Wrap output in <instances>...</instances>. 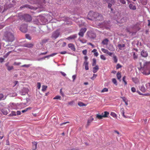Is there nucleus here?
I'll use <instances>...</instances> for the list:
<instances>
[{"label":"nucleus","mask_w":150,"mask_h":150,"mask_svg":"<svg viewBox=\"0 0 150 150\" xmlns=\"http://www.w3.org/2000/svg\"><path fill=\"white\" fill-rule=\"evenodd\" d=\"M21 31L23 33H26L27 30V25L26 24H24L21 26L20 28Z\"/></svg>","instance_id":"1a4fd4ad"},{"label":"nucleus","mask_w":150,"mask_h":150,"mask_svg":"<svg viewBox=\"0 0 150 150\" xmlns=\"http://www.w3.org/2000/svg\"><path fill=\"white\" fill-rule=\"evenodd\" d=\"M137 92L140 95H143L144 96H146L147 94H142L141 93L140 91H137Z\"/></svg>","instance_id":"0e129e2a"},{"label":"nucleus","mask_w":150,"mask_h":150,"mask_svg":"<svg viewBox=\"0 0 150 150\" xmlns=\"http://www.w3.org/2000/svg\"><path fill=\"white\" fill-rule=\"evenodd\" d=\"M129 7L130 9L133 10H136L137 8L136 6L132 4H129Z\"/></svg>","instance_id":"4468645a"},{"label":"nucleus","mask_w":150,"mask_h":150,"mask_svg":"<svg viewBox=\"0 0 150 150\" xmlns=\"http://www.w3.org/2000/svg\"><path fill=\"white\" fill-rule=\"evenodd\" d=\"M109 41V40L108 39L105 38L103 40L102 43L103 45H107Z\"/></svg>","instance_id":"4be33fe9"},{"label":"nucleus","mask_w":150,"mask_h":150,"mask_svg":"<svg viewBox=\"0 0 150 150\" xmlns=\"http://www.w3.org/2000/svg\"><path fill=\"white\" fill-rule=\"evenodd\" d=\"M84 59L85 60L84 62H87V59H88V57L87 56H85L84 57Z\"/></svg>","instance_id":"338daca9"},{"label":"nucleus","mask_w":150,"mask_h":150,"mask_svg":"<svg viewBox=\"0 0 150 150\" xmlns=\"http://www.w3.org/2000/svg\"><path fill=\"white\" fill-rule=\"evenodd\" d=\"M33 46V44L31 43H27L24 44V46L28 48L32 47Z\"/></svg>","instance_id":"a211bd4d"},{"label":"nucleus","mask_w":150,"mask_h":150,"mask_svg":"<svg viewBox=\"0 0 150 150\" xmlns=\"http://www.w3.org/2000/svg\"><path fill=\"white\" fill-rule=\"evenodd\" d=\"M78 105L80 106H85L86 105L81 102H79L78 103Z\"/></svg>","instance_id":"e433bc0d"},{"label":"nucleus","mask_w":150,"mask_h":150,"mask_svg":"<svg viewBox=\"0 0 150 150\" xmlns=\"http://www.w3.org/2000/svg\"><path fill=\"white\" fill-rule=\"evenodd\" d=\"M125 45V44H118L117 47L120 50H123L124 49Z\"/></svg>","instance_id":"2eb2a0df"},{"label":"nucleus","mask_w":150,"mask_h":150,"mask_svg":"<svg viewBox=\"0 0 150 150\" xmlns=\"http://www.w3.org/2000/svg\"><path fill=\"white\" fill-rule=\"evenodd\" d=\"M69 123V122H64L63 123L60 124V126H62L63 125H65L67 123Z\"/></svg>","instance_id":"6e6d98bb"},{"label":"nucleus","mask_w":150,"mask_h":150,"mask_svg":"<svg viewBox=\"0 0 150 150\" xmlns=\"http://www.w3.org/2000/svg\"><path fill=\"white\" fill-rule=\"evenodd\" d=\"M88 62H84L83 65L85 66V68L86 70H88Z\"/></svg>","instance_id":"412c9836"},{"label":"nucleus","mask_w":150,"mask_h":150,"mask_svg":"<svg viewBox=\"0 0 150 150\" xmlns=\"http://www.w3.org/2000/svg\"><path fill=\"white\" fill-rule=\"evenodd\" d=\"M21 64V62H14L13 65H19Z\"/></svg>","instance_id":"8fccbe9b"},{"label":"nucleus","mask_w":150,"mask_h":150,"mask_svg":"<svg viewBox=\"0 0 150 150\" xmlns=\"http://www.w3.org/2000/svg\"><path fill=\"white\" fill-rule=\"evenodd\" d=\"M2 112L4 115H6L8 114L7 109L6 108H4L1 110Z\"/></svg>","instance_id":"393cba45"},{"label":"nucleus","mask_w":150,"mask_h":150,"mask_svg":"<svg viewBox=\"0 0 150 150\" xmlns=\"http://www.w3.org/2000/svg\"><path fill=\"white\" fill-rule=\"evenodd\" d=\"M87 18L91 20H100L103 18V16L100 13L90 11L88 14Z\"/></svg>","instance_id":"f03ea898"},{"label":"nucleus","mask_w":150,"mask_h":150,"mask_svg":"<svg viewBox=\"0 0 150 150\" xmlns=\"http://www.w3.org/2000/svg\"><path fill=\"white\" fill-rule=\"evenodd\" d=\"M106 1L107 3H108V7L110 8L111 11H112L113 9L111 8L112 5H114L115 3V0H103Z\"/></svg>","instance_id":"20e7f679"},{"label":"nucleus","mask_w":150,"mask_h":150,"mask_svg":"<svg viewBox=\"0 0 150 150\" xmlns=\"http://www.w3.org/2000/svg\"><path fill=\"white\" fill-rule=\"evenodd\" d=\"M72 78L73 79V81L74 82V81L76 79V75H73L72 76Z\"/></svg>","instance_id":"bf43d9fd"},{"label":"nucleus","mask_w":150,"mask_h":150,"mask_svg":"<svg viewBox=\"0 0 150 150\" xmlns=\"http://www.w3.org/2000/svg\"><path fill=\"white\" fill-rule=\"evenodd\" d=\"M133 57L134 59H136L137 58V56L136 54L134 52L133 53Z\"/></svg>","instance_id":"09e8293b"},{"label":"nucleus","mask_w":150,"mask_h":150,"mask_svg":"<svg viewBox=\"0 0 150 150\" xmlns=\"http://www.w3.org/2000/svg\"><path fill=\"white\" fill-rule=\"evenodd\" d=\"M132 81L135 84L139 82V79L137 77L132 78Z\"/></svg>","instance_id":"6ab92c4d"},{"label":"nucleus","mask_w":150,"mask_h":150,"mask_svg":"<svg viewBox=\"0 0 150 150\" xmlns=\"http://www.w3.org/2000/svg\"><path fill=\"white\" fill-rule=\"evenodd\" d=\"M112 82L116 86L117 85V81L115 79L113 78L112 79Z\"/></svg>","instance_id":"c9c22d12"},{"label":"nucleus","mask_w":150,"mask_h":150,"mask_svg":"<svg viewBox=\"0 0 150 150\" xmlns=\"http://www.w3.org/2000/svg\"><path fill=\"white\" fill-rule=\"evenodd\" d=\"M28 2L33 4H40L42 2L45 3V0H28Z\"/></svg>","instance_id":"39448f33"},{"label":"nucleus","mask_w":150,"mask_h":150,"mask_svg":"<svg viewBox=\"0 0 150 150\" xmlns=\"http://www.w3.org/2000/svg\"><path fill=\"white\" fill-rule=\"evenodd\" d=\"M77 37V35L76 34L71 35L66 38L67 40H74Z\"/></svg>","instance_id":"9d476101"},{"label":"nucleus","mask_w":150,"mask_h":150,"mask_svg":"<svg viewBox=\"0 0 150 150\" xmlns=\"http://www.w3.org/2000/svg\"><path fill=\"white\" fill-rule=\"evenodd\" d=\"M33 149L35 150L37 148V143L35 142H33Z\"/></svg>","instance_id":"bb28decb"},{"label":"nucleus","mask_w":150,"mask_h":150,"mask_svg":"<svg viewBox=\"0 0 150 150\" xmlns=\"http://www.w3.org/2000/svg\"><path fill=\"white\" fill-rule=\"evenodd\" d=\"M31 65L30 64H24L23 65H22L21 66V67H29Z\"/></svg>","instance_id":"49530a36"},{"label":"nucleus","mask_w":150,"mask_h":150,"mask_svg":"<svg viewBox=\"0 0 150 150\" xmlns=\"http://www.w3.org/2000/svg\"><path fill=\"white\" fill-rule=\"evenodd\" d=\"M8 64L9 63L8 62L5 64V65L7 68V70L10 71L13 69V66H9Z\"/></svg>","instance_id":"f3484780"},{"label":"nucleus","mask_w":150,"mask_h":150,"mask_svg":"<svg viewBox=\"0 0 150 150\" xmlns=\"http://www.w3.org/2000/svg\"><path fill=\"white\" fill-rule=\"evenodd\" d=\"M121 17V16L120 13L118 12H116L115 13V15L113 17V18L115 19L118 20Z\"/></svg>","instance_id":"9b49d317"},{"label":"nucleus","mask_w":150,"mask_h":150,"mask_svg":"<svg viewBox=\"0 0 150 150\" xmlns=\"http://www.w3.org/2000/svg\"><path fill=\"white\" fill-rule=\"evenodd\" d=\"M3 38L6 41L12 42L14 40V38L12 33L7 31L4 33Z\"/></svg>","instance_id":"7ed1b4c3"},{"label":"nucleus","mask_w":150,"mask_h":150,"mask_svg":"<svg viewBox=\"0 0 150 150\" xmlns=\"http://www.w3.org/2000/svg\"><path fill=\"white\" fill-rule=\"evenodd\" d=\"M94 120V119L92 116L89 118L87 120V125L88 126L90 125L91 123Z\"/></svg>","instance_id":"ddd939ff"},{"label":"nucleus","mask_w":150,"mask_h":150,"mask_svg":"<svg viewBox=\"0 0 150 150\" xmlns=\"http://www.w3.org/2000/svg\"><path fill=\"white\" fill-rule=\"evenodd\" d=\"M25 37L26 38L29 40H30L31 39V37L30 36V35L28 34H26L25 35Z\"/></svg>","instance_id":"a18cd8bd"},{"label":"nucleus","mask_w":150,"mask_h":150,"mask_svg":"<svg viewBox=\"0 0 150 150\" xmlns=\"http://www.w3.org/2000/svg\"><path fill=\"white\" fill-rule=\"evenodd\" d=\"M96 60L95 59L93 58V63L92 64V66H95L96 65Z\"/></svg>","instance_id":"f704fd0d"},{"label":"nucleus","mask_w":150,"mask_h":150,"mask_svg":"<svg viewBox=\"0 0 150 150\" xmlns=\"http://www.w3.org/2000/svg\"><path fill=\"white\" fill-rule=\"evenodd\" d=\"M79 40L81 43H86L87 42V40L85 39H83L82 40L79 39Z\"/></svg>","instance_id":"58836bf2"},{"label":"nucleus","mask_w":150,"mask_h":150,"mask_svg":"<svg viewBox=\"0 0 150 150\" xmlns=\"http://www.w3.org/2000/svg\"><path fill=\"white\" fill-rule=\"evenodd\" d=\"M47 88V86L45 85H43L42 86V91H45Z\"/></svg>","instance_id":"72a5a7b5"},{"label":"nucleus","mask_w":150,"mask_h":150,"mask_svg":"<svg viewBox=\"0 0 150 150\" xmlns=\"http://www.w3.org/2000/svg\"><path fill=\"white\" fill-rule=\"evenodd\" d=\"M68 46L72 50L75 51L76 49L75 46L74 44L72 43H69L68 44Z\"/></svg>","instance_id":"f8f14e48"},{"label":"nucleus","mask_w":150,"mask_h":150,"mask_svg":"<svg viewBox=\"0 0 150 150\" xmlns=\"http://www.w3.org/2000/svg\"><path fill=\"white\" fill-rule=\"evenodd\" d=\"M100 58L101 59L104 60L106 59V57L103 55H101L100 56Z\"/></svg>","instance_id":"de8ad7c7"},{"label":"nucleus","mask_w":150,"mask_h":150,"mask_svg":"<svg viewBox=\"0 0 150 150\" xmlns=\"http://www.w3.org/2000/svg\"><path fill=\"white\" fill-rule=\"evenodd\" d=\"M57 54V53H52V54H51L50 55L47 56H46L44 57L43 58V59H44V58H46L49 57H53V56L55 55H56Z\"/></svg>","instance_id":"7c9ffc66"},{"label":"nucleus","mask_w":150,"mask_h":150,"mask_svg":"<svg viewBox=\"0 0 150 150\" xmlns=\"http://www.w3.org/2000/svg\"><path fill=\"white\" fill-rule=\"evenodd\" d=\"M87 52V50H83L82 51L83 54L85 55L86 54Z\"/></svg>","instance_id":"5fc2aeb1"},{"label":"nucleus","mask_w":150,"mask_h":150,"mask_svg":"<svg viewBox=\"0 0 150 150\" xmlns=\"http://www.w3.org/2000/svg\"><path fill=\"white\" fill-rule=\"evenodd\" d=\"M1 132H0V133H1ZM0 134L1 135H0V139H1L4 137L3 134V133L2 134L0 133Z\"/></svg>","instance_id":"e2e57ef3"},{"label":"nucleus","mask_w":150,"mask_h":150,"mask_svg":"<svg viewBox=\"0 0 150 150\" xmlns=\"http://www.w3.org/2000/svg\"><path fill=\"white\" fill-rule=\"evenodd\" d=\"M108 49L112 51H114L115 50L114 47L112 46H110Z\"/></svg>","instance_id":"a19ab883"},{"label":"nucleus","mask_w":150,"mask_h":150,"mask_svg":"<svg viewBox=\"0 0 150 150\" xmlns=\"http://www.w3.org/2000/svg\"><path fill=\"white\" fill-rule=\"evenodd\" d=\"M122 67L119 64H117L116 66V69H118Z\"/></svg>","instance_id":"052dcab7"},{"label":"nucleus","mask_w":150,"mask_h":150,"mask_svg":"<svg viewBox=\"0 0 150 150\" xmlns=\"http://www.w3.org/2000/svg\"><path fill=\"white\" fill-rule=\"evenodd\" d=\"M140 90L142 92H144L146 91V89L144 86L142 85L139 87Z\"/></svg>","instance_id":"c756f323"},{"label":"nucleus","mask_w":150,"mask_h":150,"mask_svg":"<svg viewBox=\"0 0 150 150\" xmlns=\"http://www.w3.org/2000/svg\"><path fill=\"white\" fill-rule=\"evenodd\" d=\"M60 35V33L59 30H56L53 32L52 34V38L55 39L57 38Z\"/></svg>","instance_id":"6e6552de"},{"label":"nucleus","mask_w":150,"mask_h":150,"mask_svg":"<svg viewBox=\"0 0 150 150\" xmlns=\"http://www.w3.org/2000/svg\"><path fill=\"white\" fill-rule=\"evenodd\" d=\"M120 2L123 4H125L126 2L125 0H119Z\"/></svg>","instance_id":"864d4df0"},{"label":"nucleus","mask_w":150,"mask_h":150,"mask_svg":"<svg viewBox=\"0 0 150 150\" xmlns=\"http://www.w3.org/2000/svg\"><path fill=\"white\" fill-rule=\"evenodd\" d=\"M141 55L144 57H146L148 56L147 52L144 50H143L141 52Z\"/></svg>","instance_id":"dca6fc26"},{"label":"nucleus","mask_w":150,"mask_h":150,"mask_svg":"<svg viewBox=\"0 0 150 150\" xmlns=\"http://www.w3.org/2000/svg\"><path fill=\"white\" fill-rule=\"evenodd\" d=\"M117 79L119 80L120 81H121V80L120 79L121 77V73L120 72H118L117 74Z\"/></svg>","instance_id":"cd10ccee"},{"label":"nucleus","mask_w":150,"mask_h":150,"mask_svg":"<svg viewBox=\"0 0 150 150\" xmlns=\"http://www.w3.org/2000/svg\"><path fill=\"white\" fill-rule=\"evenodd\" d=\"M23 17L24 18V20L26 22H30L32 20L31 16L28 14H25L23 16Z\"/></svg>","instance_id":"423d86ee"},{"label":"nucleus","mask_w":150,"mask_h":150,"mask_svg":"<svg viewBox=\"0 0 150 150\" xmlns=\"http://www.w3.org/2000/svg\"><path fill=\"white\" fill-rule=\"evenodd\" d=\"M16 115V113L15 112L13 111L10 114V116H15Z\"/></svg>","instance_id":"c03bdc74"},{"label":"nucleus","mask_w":150,"mask_h":150,"mask_svg":"<svg viewBox=\"0 0 150 150\" xmlns=\"http://www.w3.org/2000/svg\"><path fill=\"white\" fill-rule=\"evenodd\" d=\"M113 53V52H109L108 51V52L107 54H108V55H109V56H111Z\"/></svg>","instance_id":"680f3d73"},{"label":"nucleus","mask_w":150,"mask_h":150,"mask_svg":"<svg viewBox=\"0 0 150 150\" xmlns=\"http://www.w3.org/2000/svg\"><path fill=\"white\" fill-rule=\"evenodd\" d=\"M113 60L115 63H116L117 62V57L116 56L114 55L113 56Z\"/></svg>","instance_id":"ea45409f"},{"label":"nucleus","mask_w":150,"mask_h":150,"mask_svg":"<svg viewBox=\"0 0 150 150\" xmlns=\"http://www.w3.org/2000/svg\"><path fill=\"white\" fill-rule=\"evenodd\" d=\"M99 69V67L98 65H96L95 67H93V73H96L97 71Z\"/></svg>","instance_id":"b1692460"},{"label":"nucleus","mask_w":150,"mask_h":150,"mask_svg":"<svg viewBox=\"0 0 150 150\" xmlns=\"http://www.w3.org/2000/svg\"><path fill=\"white\" fill-rule=\"evenodd\" d=\"M139 2L143 5H145L147 3V0H139Z\"/></svg>","instance_id":"aec40b11"},{"label":"nucleus","mask_w":150,"mask_h":150,"mask_svg":"<svg viewBox=\"0 0 150 150\" xmlns=\"http://www.w3.org/2000/svg\"><path fill=\"white\" fill-rule=\"evenodd\" d=\"M24 7L28 8H30V9H33V7L32 6H30L28 5H25L22 6L20 7V8H24Z\"/></svg>","instance_id":"a878e982"},{"label":"nucleus","mask_w":150,"mask_h":150,"mask_svg":"<svg viewBox=\"0 0 150 150\" xmlns=\"http://www.w3.org/2000/svg\"><path fill=\"white\" fill-rule=\"evenodd\" d=\"M101 50L104 53H106V54L107 53L108 51V50L105 49L104 48H101Z\"/></svg>","instance_id":"79ce46f5"},{"label":"nucleus","mask_w":150,"mask_h":150,"mask_svg":"<svg viewBox=\"0 0 150 150\" xmlns=\"http://www.w3.org/2000/svg\"><path fill=\"white\" fill-rule=\"evenodd\" d=\"M41 87V84L40 83L38 82L37 83V87L38 89H40V88Z\"/></svg>","instance_id":"13d9d810"},{"label":"nucleus","mask_w":150,"mask_h":150,"mask_svg":"<svg viewBox=\"0 0 150 150\" xmlns=\"http://www.w3.org/2000/svg\"><path fill=\"white\" fill-rule=\"evenodd\" d=\"M141 67L140 71L145 75L150 74V62H144L140 63Z\"/></svg>","instance_id":"f257e3e1"},{"label":"nucleus","mask_w":150,"mask_h":150,"mask_svg":"<svg viewBox=\"0 0 150 150\" xmlns=\"http://www.w3.org/2000/svg\"><path fill=\"white\" fill-rule=\"evenodd\" d=\"M53 99H61V97L59 96H57L53 98Z\"/></svg>","instance_id":"37998d69"},{"label":"nucleus","mask_w":150,"mask_h":150,"mask_svg":"<svg viewBox=\"0 0 150 150\" xmlns=\"http://www.w3.org/2000/svg\"><path fill=\"white\" fill-rule=\"evenodd\" d=\"M108 88H104L103 89H102L101 92V93H103L104 92H108Z\"/></svg>","instance_id":"4c0bfd02"},{"label":"nucleus","mask_w":150,"mask_h":150,"mask_svg":"<svg viewBox=\"0 0 150 150\" xmlns=\"http://www.w3.org/2000/svg\"><path fill=\"white\" fill-rule=\"evenodd\" d=\"M110 115L113 117L117 118V115L115 113L113 112H111L110 114Z\"/></svg>","instance_id":"473e14b6"},{"label":"nucleus","mask_w":150,"mask_h":150,"mask_svg":"<svg viewBox=\"0 0 150 150\" xmlns=\"http://www.w3.org/2000/svg\"><path fill=\"white\" fill-rule=\"evenodd\" d=\"M131 90L132 92L133 93L135 92L136 91V89L134 87H132L131 88Z\"/></svg>","instance_id":"4d7b16f0"},{"label":"nucleus","mask_w":150,"mask_h":150,"mask_svg":"<svg viewBox=\"0 0 150 150\" xmlns=\"http://www.w3.org/2000/svg\"><path fill=\"white\" fill-rule=\"evenodd\" d=\"M92 52L94 53V54L95 56L97 57L98 55V53L96 49H94L92 51Z\"/></svg>","instance_id":"c85d7f7f"},{"label":"nucleus","mask_w":150,"mask_h":150,"mask_svg":"<svg viewBox=\"0 0 150 150\" xmlns=\"http://www.w3.org/2000/svg\"><path fill=\"white\" fill-rule=\"evenodd\" d=\"M109 114V112L107 111H105L103 112L102 113L103 117H108V115Z\"/></svg>","instance_id":"5701e85b"},{"label":"nucleus","mask_w":150,"mask_h":150,"mask_svg":"<svg viewBox=\"0 0 150 150\" xmlns=\"http://www.w3.org/2000/svg\"><path fill=\"white\" fill-rule=\"evenodd\" d=\"M146 86L147 88L148 87L150 86V83H146Z\"/></svg>","instance_id":"774afa93"},{"label":"nucleus","mask_w":150,"mask_h":150,"mask_svg":"<svg viewBox=\"0 0 150 150\" xmlns=\"http://www.w3.org/2000/svg\"><path fill=\"white\" fill-rule=\"evenodd\" d=\"M87 30V29L86 28H81L78 33V35L80 37H82L84 35V34Z\"/></svg>","instance_id":"0eeeda50"},{"label":"nucleus","mask_w":150,"mask_h":150,"mask_svg":"<svg viewBox=\"0 0 150 150\" xmlns=\"http://www.w3.org/2000/svg\"><path fill=\"white\" fill-rule=\"evenodd\" d=\"M60 73L63 76H66V74L63 72L61 71L60 72Z\"/></svg>","instance_id":"69168bd1"},{"label":"nucleus","mask_w":150,"mask_h":150,"mask_svg":"<svg viewBox=\"0 0 150 150\" xmlns=\"http://www.w3.org/2000/svg\"><path fill=\"white\" fill-rule=\"evenodd\" d=\"M4 96L3 94H0V100H1L3 98H4Z\"/></svg>","instance_id":"3c124183"},{"label":"nucleus","mask_w":150,"mask_h":150,"mask_svg":"<svg viewBox=\"0 0 150 150\" xmlns=\"http://www.w3.org/2000/svg\"><path fill=\"white\" fill-rule=\"evenodd\" d=\"M4 58L0 57V63H2L4 61Z\"/></svg>","instance_id":"603ef678"},{"label":"nucleus","mask_w":150,"mask_h":150,"mask_svg":"<svg viewBox=\"0 0 150 150\" xmlns=\"http://www.w3.org/2000/svg\"><path fill=\"white\" fill-rule=\"evenodd\" d=\"M103 116L102 114L101 115L99 114H97L96 115V118H97L99 120L102 119V118L103 117Z\"/></svg>","instance_id":"2f4dec72"}]
</instances>
